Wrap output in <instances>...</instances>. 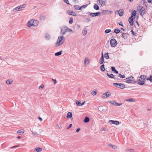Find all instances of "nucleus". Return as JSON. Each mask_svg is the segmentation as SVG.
Returning <instances> with one entry per match:
<instances>
[{"label":"nucleus","instance_id":"nucleus-1","mask_svg":"<svg viewBox=\"0 0 152 152\" xmlns=\"http://www.w3.org/2000/svg\"><path fill=\"white\" fill-rule=\"evenodd\" d=\"M38 23L37 20L32 19L28 22L27 26L29 27L32 26H36L38 24Z\"/></svg>","mask_w":152,"mask_h":152},{"label":"nucleus","instance_id":"nucleus-2","mask_svg":"<svg viewBox=\"0 0 152 152\" xmlns=\"http://www.w3.org/2000/svg\"><path fill=\"white\" fill-rule=\"evenodd\" d=\"M64 38V37L59 36L56 43V46L58 47L62 45L64 43L63 40Z\"/></svg>","mask_w":152,"mask_h":152},{"label":"nucleus","instance_id":"nucleus-3","mask_svg":"<svg viewBox=\"0 0 152 152\" xmlns=\"http://www.w3.org/2000/svg\"><path fill=\"white\" fill-rule=\"evenodd\" d=\"M134 80V77H129L126 79H124V81L127 83H132Z\"/></svg>","mask_w":152,"mask_h":152},{"label":"nucleus","instance_id":"nucleus-4","mask_svg":"<svg viewBox=\"0 0 152 152\" xmlns=\"http://www.w3.org/2000/svg\"><path fill=\"white\" fill-rule=\"evenodd\" d=\"M113 85L116 87L121 89H123L125 87L123 84L121 83H113Z\"/></svg>","mask_w":152,"mask_h":152},{"label":"nucleus","instance_id":"nucleus-5","mask_svg":"<svg viewBox=\"0 0 152 152\" xmlns=\"http://www.w3.org/2000/svg\"><path fill=\"white\" fill-rule=\"evenodd\" d=\"M143 77H140L138 79V84L140 85H143L145 81V78Z\"/></svg>","mask_w":152,"mask_h":152},{"label":"nucleus","instance_id":"nucleus-6","mask_svg":"<svg viewBox=\"0 0 152 152\" xmlns=\"http://www.w3.org/2000/svg\"><path fill=\"white\" fill-rule=\"evenodd\" d=\"M110 44L112 47H115L117 44V42L114 39H113L110 40Z\"/></svg>","mask_w":152,"mask_h":152},{"label":"nucleus","instance_id":"nucleus-7","mask_svg":"<svg viewBox=\"0 0 152 152\" xmlns=\"http://www.w3.org/2000/svg\"><path fill=\"white\" fill-rule=\"evenodd\" d=\"M111 96V94L110 93H109L108 92H106L102 94V97L103 99H106Z\"/></svg>","mask_w":152,"mask_h":152},{"label":"nucleus","instance_id":"nucleus-8","mask_svg":"<svg viewBox=\"0 0 152 152\" xmlns=\"http://www.w3.org/2000/svg\"><path fill=\"white\" fill-rule=\"evenodd\" d=\"M145 12V8H144L143 7H142L140 10V15L142 16H143V15H144Z\"/></svg>","mask_w":152,"mask_h":152},{"label":"nucleus","instance_id":"nucleus-9","mask_svg":"<svg viewBox=\"0 0 152 152\" xmlns=\"http://www.w3.org/2000/svg\"><path fill=\"white\" fill-rule=\"evenodd\" d=\"M101 13L100 12H97L95 13H90L89 14V15L91 17H96V16H99V15H101Z\"/></svg>","mask_w":152,"mask_h":152},{"label":"nucleus","instance_id":"nucleus-10","mask_svg":"<svg viewBox=\"0 0 152 152\" xmlns=\"http://www.w3.org/2000/svg\"><path fill=\"white\" fill-rule=\"evenodd\" d=\"M106 2V0H98V3L99 4L101 5L102 6L105 5Z\"/></svg>","mask_w":152,"mask_h":152},{"label":"nucleus","instance_id":"nucleus-11","mask_svg":"<svg viewBox=\"0 0 152 152\" xmlns=\"http://www.w3.org/2000/svg\"><path fill=\"white\" fill-rule=\"evenodd\" d=\"M109 103L114 105H116L118 106L121 105L122 104V103H118L117 102H116L114 100L111 101L109 102Z\"/></svg>","mask_w":152,"mask_h":152},{"label":"nucleus","instance_id":"nucleus-12","mask_svg":"<svg viewBox=\"0 0 152 152\" xmlns=\"http://www.w3.org/2000/svg\"><path fill=\"white\" fill-rule=\"evenodd\" d=\"M102 12L104 14H110L113 13V12L110 10H103Z\"/></svg>","mask_w":152,"mask_h":152},{"label":"nucleus","instance_id":"nucleus-13","mask_svg":"<svg viewBox=\"0 0 152 152\" xmlns=\"http://www.w3.org/2000/svg\"><path fill=\"white\" fill-rule=\"evenodd\" d=\"M109 123L111 124H115L116 125H118L119 124V122L117 121H113L112 120H110L109 121Z\"/></svg>","mask_w":152,"mask_h":152},{"label":"nucleus","instance_id":"nucleus-14","mask_svg":"<svg viewBox=\"0 0 152 152\" xmlns=\"http://www.w3.org/2000/svg\"><path fill=\"white\" fill-rule=\"evenodd\" d=\"M35 128V127L34 126L31 129H30V130L32 133V134H33V136H37V135H38V134L37 132H34V129Z\"/></svg>","mask_w":152,"mask_h":152},{"label":"nucleus","instance_id":"nucleus-15","mask_svg":"<svg viewBox=\"0 0 152 152\" xmlns=\"http://www.w3.org/2000/svg\"><path fill=\"white\" fill-rule=\"evenodd\" d=\"M24 129H22L17 131V133L19 134L20 135H22L24 133Z\"/></svg>","mask_w":152,"mask_h":152},{"label":"nucleus","instance_id":"nucleus-16","mask_svg":"<svg viewBox=\"0 0 152 152\" xmlns=\"http://www.w3.org/2000/svg\"><path fill=\"white\" fill-rule=\"evenodd\" d=\"M134 18L130 17L129 19V21L131 26H132L133 25V20Z\"/></svg>","mask_w":152,"mask_h":152},{"label":"nucleus","instance_id":"nucleus-17","mask_svg":"<svg viewBox=\"0 0 152 152\" xmlns=\"http://www.w3.org/2000/svg\"><path fill=\"white\" fill-rule=\"evenodd\" d=\"M121 37L125 39H126L128 37V35L127 33H123L122 34Z\"/></svg>","mask_w":152,"mask_h":152},{"label":"nucleus","instance_id":"nucleus-18","mask_svg":"<svg viewBox=\"0 0 152 152\" xmlns=\"http://www.w3.org/2000/svg\"><path fill=\"white\" fill-rule=\"evenodd\" d=\"M67 13L70 15H72L75 16L76 15V13L72 11H68L67 12Z\"/></svg>","mask_w":152,"mask_h":152},{"label":"nucleus","instance_id":"nucleus-19","mask_svg":"<svg viewBox=\"0 0 152 152\" xmlns=\"http://www.w3.org/2000/svg\"><path fill=\"white\" fill-rule=\"evenodd\" d=\"M108 145L114 149H116L117 148V146L112 145L110 143L108 144Z\"/></svg>","mask_w":152,"mask_h":152},{"label":"nucleus","instance_id":"nucleus-20","mask_svg":"<svg viewBox=\"0 0 152 152\" xmlns=\"http://www.w3.org/2000/svg\"><path fill=\"white\" fill-rule=\"evenodd\" d=\"M136 14V11L135 10H134L132 12L131 17L134 18Z\"/></svg>","mask_w":152,"mask_h":152},{"label":"nucleus","instance_id":"nucleus-21","mask_svg":"<svg viewBox=\"0 0 152 152\" xmlns=\"http://www.w3.org/2000/svg\"><path fill=\"white\" fill-rule=\"evenodd\" d=\"M72 113L71 112H69L68 113L66 117L67 118H71L72 116Z\"/></svg>","mask_w":152,"mask_h":152},{"label":"nucleus","instance_id":"nucleus-22","mask_svg":"<svg viewBox=\"0 0 152 152\" xmlns=\"http://www.w3.org/2000/svg\"><path fill=\"white\" fill-rule=\"evenodd\" d=\"M111 69L112 71H113L114 73L116 74L118 73V71L115 69V67L112 66L111 68Z\"/></svg>","mask_w":152,"mask_h":152},{"label":"nucleus","instance_id":"nucleus-23","mask_svg":"<svg viewBox=\"0 0 152 152\" xmlns=\"http://www.w3.org/2000/svg\"><path fill=\"white\" fill-rule=\"evenodd\" d=\"M13 82V80L12 79L7 80L6 81V83L8 85L11 84Z\"/></svg>","mask_w":152,"mask_h":152},{"label":"nucleus","instance_id":"nucleus-24","mask_svg":"<svg viewBox=\"0 0 152 152\" xmlns=\"http://www.w3.org/2000/svg\"><path fill=\"white\" fill-rule=\"evenodd\" d=\"M89 61L88 58H85L84 64L85 65H86V64H88L89 63Z\"/></svg>","mask_w":152,"mask_h":152},{"label":"nucleus","instance_id":"nucleus-25","mask_svg":"<svg viewBox=\"0 0 152 152\" xmlns=\"http://www.w3.org/2000/svg\"><path fill=\"white\" fill-rule=\"evenodd\" d=\"M87 33V29L86 28H85L82 31L83 34L85 36V35Z\"/></svg>","mask_w":152,"mask_h":152},{"label":"nucleus","instance_id":"nucleus-26","mask_svg":"<svg viewBox=\"0 0 152 152\" xmlns=\"http://www.w3.org/2000/svg\"><path fill=\"white\" fill-rule=\"evenodd\" d=\"M74 7L75 9V10H80L81 8L82 7H80L78 5H75L74 6Z\"/></svg>","mask_w":152,"mask_h":152},{"label":"nucleus","instance_id":"nucleus-27","mask_svg":"<svg viewBox=\"0 0 152 152\" xmlns=\"http://www.w3.org/2000/svg\"><path fill=\"white\" fill-rule=\"evenodd\" d=\"M123 11L124 10H120L118 11L119 15L120 16H121L123 15Z\"/></svg>","mask_w":152,"mask_h":152},{"label":"nucleus","instance_id":"nucleus-28","mask_svg":"<svg viewBox=\"0 0 152 152\" xmlns=\"http://www.w3.org/2000/svg\"><path fill=\"white\" fill-rule=\"evenodd\" d=\"M89 118L87 117H85V119H84L83 121L85 123H86L88 122L89 121Z\"/></svg>","mask_w":152,"mask_h":152},{"label":"nucleus","instance_id":"nucleus-29","mask_svg":"<svg viewBox=\"0 0 152 152\" xmlns=\"http://www.w3.org/2000/svg\"><path fill=\"white\" fill-rule=\"evenodd\" d=\"M64 29H65L66 32H68V31L71 32V31H72V30L71 29L68 28L66 26H64Z\"/></svg>","mask_w":152,"mask_h":152},{"label":"nucleus","instance_id":"nucleus-30","mask_svg":"<svg viewBox=\"0 0 152 152\" xmlns=\"http://www.w3.org/2000/svg\"><path fill=\"white\" fill-rule=\"evenodd\" d=\"M62 51H59L56 53L55 54V55L56 56H59L61 55L62 54Z\"/></svg>","mask_w":152,"mask_h":152},{"label":"nucleus","instance_id":"nucleus-31","mask_svg":"<svg viewBox=\"0 0 152 152\" xmlns=\"http://www.w3.org/2000/svg\"><path fill=\"white\" fill-rule=\"evenodd\" d=\"M108 54L109 53L108 52L104 54V57H105L107 59L109 58Z\"/></svg>","mask_w":152,"mask_h":152},{"label":"nucleus","instance_id":"nucleus-32","mask_svg":"<svg viewBox=\"0 0 152 152\" xmlns=\"http://www.w3.org/2000/svg\"><path fill=\"white\" fill-rule=\"evenodd\" d=\"M94 8L95 10H98L99 9V7L97 4H95L94 5Z\"/></svg>","mask_w":152,"mask_h":152},{"label":"nucleus","instance_id":"nucleus-33","mask_svg":"<svg viewBox=\"0 0 152 152\" xmlns=\"http://www.w3.org/2000/svg\"><path fill=\"white\" fill-rule=\"evenodd\" d=\"M104 62V57H101L100 58V60L99 61V63L100 64H102Z\"/></svg>","mask_w":152,"mask_h":152},{"label":"nucleus","instance_id":"nucleus-34","mask_svg":"<svg viewBox=\"0 0 152 152\" xmlns=\"http://www.w3.org/2000/svg\"><path fill=\"white\" fill-rule=\"evenodd\" d=\"M35 150L37 151V152H40L42 151V148H35Z\"/></svg>","mask_w":152,"mask_h":152},{"label":"nucleus","instance_id":"nucleus-35","mask_svg":"<svg viewBox=\"0 0 152 152\" xmlns=\"http://www.w3.org/2000/svg\"><path fill=\"white\" fill-rule=\"evenodd\" d=\"M126 101L130 102H133L135 101L134 100V99L132 98H129L128 99H126Z\"/></svg>","mask_w":152,"mask_h":152},{"label":"nucleus","instance_id":"nucleus-36","mask_svg":"<svg viewBox=\"0 0 152 152\" xmlns=\"http://www.w3.org/2000/svg\"><path fill=\"white\" fill-rule=\"evenodd\" d=\"M66 32L65 29H61V34H62L63 35V34H64L66 33Z\"/></svg>","mask_w":152,"mask_h":152},{"label":"nucleus","instance_id":"nucleus-37","mask_svg":"<svg viewBox=\"0 0 152 152\" xmlns=\"http://www.w3.org/2000/svg\"><path fill=\"white\" fill-rule=\"evenodd\" d=\"M45 38L48 39H49L50 38V35L49 34H45Z\"/></svg>","mask_w":152,"mask_h":152},{"label":"nucleus","instance_id":"nucleus-38","mask_svg":"<svg viewBox=\"0 0 152 152\" xmlns=\"http://www.w3.org/2000/svg\"><path fill=\"white\" fill-rule=\"evenodd\" d=\"M120 31V30L118 28L115 29L114 31V32L117 34L119 33Z\"/></svg>","mask_w":152,"mask_h":152},{"label":"nucleus","instance_id":"nucleus-39","mask_svg":"<svg viewBox=\"0 0 152 152\" xmlns=\"http://www.w3.org/2000/svg\"><path fill=\"white\" fill-rule=\"evenodd\" d=\"M61 126V124H57L56 125L55 127L56 129H59L60 128Z\"/></svg>","mask_w":152,"mask_h":152},{"label":"nucleus","instance_id":"nucleus-40","mask_svg":"<svg viewBox=\"0 0 152 152\" xmlns=\"http://www.w3.org/2000/svg\"><path fill=\"white\" fill-rule=\"evenodd\" d=\"M147 77H145V79H146L147 80H149L151 82H152V77H149L147 78Z\"/></svg>","mask_w":152,"mask_h":152},{"label":"nucleus","instance_id":"nucleus-41","mask_svg":"<svg viewBox=\"0 0 152 152\" xmlns=\"http://www.w3.org/2000/svg\"><path fill=\"white\" fill-rule=\"evenodd\" d=\"M73 22V18L72 17L70 18L69 23L70 24H72Z\"/></svg>","mask_w":152,"mask_h":152},{"label":"nucleus","instance_id":"nucleus-42","mask_svg":"<svg viewBox=\"0 0 152 152\" xmlns=\"http://www.w3.org/2000/svg\"><path fill=\"white\" fill-rule=\"evenodd\" d=\"M101 67V70L102 71H104L105 70L104 65L103 64L102 65Z\"/></svg>","mask_w":152,"mask_h":152},{"label":"nucleus","instance_id":"nucleus-43","mask_svg":"<svg viewBox=\"0 0 152 152\" xmlns=\"http://www.w3.org/2000/svg\"><path fill=\"white\" fill-rule=\"evenodd\" d=\"M76 103L77 105L78 106H81V104L80 102L77 101L76 102Z\"/></svg>","mask_w":152,"mask_h":152},{"label":"nucleus","instance_id":"nucleus-44","mask_svg":"<svg viewBox=\"0 0 152 152\" xmlns=\"http://www.w3.org/2000/svg\"><path fill=\"white\" fill-rule=\"evenodd\" d=\"M13 11L14 12H16L17 11H18V7L13 9Z\"/></svg>","mask_w":152,"mask_h":152},{"label":"nucleus","instance_id":"nucleus-45","mask_svg":"<svg viewBox=\"0 0 152 152\" xmlns=\"http://www.w3.org/2000/svg\"><path fill=\"white\" fill-rule=\"evenodd\" d=\"M97 93V92L96 91H92V92L91 93V94H92V95H93V96H94V95H96Z\"/></svg>","mask_w":152,"mask_h":152},{"label":"nucleus","instance_id":"nucleus-46","mask_svg":"<svg viewBox=\"0 0 152 152\" xmlns=\"http://www.w3.org/2000/svg\"><path fill=\"white\" fill-rule=\"evenodd\" d=\"M111 31V29H106L105 30V32L106 33H108L110 32Z\"/></svg>","mask_w":152,"mask_h":152},{"label":"nucleus","instance_id":"nucleus-47","mask_svg":"<svg viewBox=\"0 0 152 152\" xmlns=\"http://www.w3.org/2000/svg\"><path fill=\"white\" fill-rule=\"evenodd\" d=\"M44 86L43 84H42L39 87V88L40 89H43L44 88Z\"/></svg>","mask_w":152,"mask_h":152},{"label":"nucleus","instance_id":"nucleus-48","mask_svg":"<svg viewBox=\"0 0 152 152\" xmlns=\"http://www.w3.org/2000/svg\"><path fill=\"white\" fill-rule=\"evenodd\" d=\"M64 1L66 4H70L68 0H64Z\"/></svg>","mask_w":152,"mask_h":152},{"label":"nucleus","instance_id":"nucleus-49","mask_svg":"<svg viewBox=\"0 0 152 152\" xmlns=\"http://www.w3.org/2000/svg\"><path fill=\"white\" fill-rule=\"evenodd\" d=\"M20 8H21L22 9V8H25L26 7V5L25 4H23V5H20Z\"/></svg>","mask_w":152,"mask_h":152},{"label":"nucleus","instance_id":"nucleus-50","mask_svg":"<svg viewBox=\"0 0 152 152\" xmlns=\"http://www.w3.org/2000/svg\"><path fill=\"white\" fill-rule=\"evenodd\" d=\"M19 146V145H15V146H13V147H10V148H11V149H12V148H15L16 147H18Z\"/></svg>","mask_w":152,"mask_h":152},{"label":"nucleus","instance_id":"nucleus-51","mask_svg":"<svg viewBox=\"0 0 152 152\" xmlns=\"http://www.w3.org/2000/svg\"><path fill=\"white\" fill-rule=\"evenodd\" d=\"M118 24L119 25H120V26H121L123 27L124 26V25H123V24L122 23V22L121 21L120 22H119L118 23Z\"/></svg>","mask_w":152,"mask_h":152},{"label":"nucleus","instance_id":"nucleus-52","mask_svg":"<svg viewBox=\"0 0 152 152\" xmlns=\"http://www.w3.org/2000/svg\"><path fill=\"white\" fill-rule=\"evenodd\" d=\"M88 6V5H85L82 6L81 7H82V8H86Z\"/></svg>","mask_w":152,"mask_h":152},{"label":"nucleus","instance_id":"nucleus-53","mask_svg":"<svg viewBox=\"0 0 152 152\" xmlns=\"http://www.w3.org/2000/svg\"><path fill=\"white\" fill-rule=\"evenodd\" d=\"M18 7V11H20L22 10V9L20 8V6Z\"/></svg>","mask_w":152,"mask_h":152},{"label":"nucleus","instance_id":"nucleus-54","mask_svg":"<svg viewBox=\"0 0 152 152\" xmlns=\"http://www.w3.org/2000/svg\"><path fill=\"white\" fill-rule=\"evenodd\" d=\"M72 124H70L69 126L67 127V129H70V128H71L72 127Z\"/></svg>","mask_w":152,"mask_h":152},{"label":"nucleus","instance_id":"nucleus-55","mask_svg":"<svg viewBox=\"0 0 152 152\" xmlns=\"http://www.w3.org/2000/svg\"><path fill=\"white\" fill-rule=\"evenodd\" d=\"M53 81L54 84H55L56 83V79H53Z\"/></svg>","mask_w":152,"mask_h":152},{"label":"nucleus","instance_id":"nucleus-56","mask_svg":"<svg viewBox=\"0 0 152 152\" xmlns=\"http://www.w3.org/2000/svg\"><path fill=\"white\" fill-rule=\"evenodd\" d=\"M131 32L132 33V34L134 35L136 34V33H135L133 30H132Z\"/></svg>","mask_w":152,"mask_h":152},{"label":"nucleus","instance_id":"nucleus-57","mask_svg":"<svg viewBox=\"0 0 152 152\" xmlns=\"http://www.w3.org/2000/svg\"><path fill=\"white\" fill-rule=\"evenodd\" d=\"M38 119H39L40 120V121L41 122L42 121V118H41L40 117H39L38 118Z\"/></svg>","mask_w":152,"mask_h":152},{"label":"nucleus","instance_id":"nucleus-58","mask_svg":"<svg viewBox=\"0 0 152 152\" xmlns=\"http://www.w3.org/2000/svg\"><path fill=\"white\" fill-rule=\"evenodd\" d=\"M102 130L103 131H105L106 130V129L105 128L103 127L102 128Z\"/></svg>","mask_w":152,"mask_h":152},{"label":"nucleus","instance_id":"nucleus-59","mask_svg":"<svg viewBox=\"0 0 152 152\" xmlns=\"http://www.w3.org/2000/svg\"><path fill=\"white\" fill-rule=\"evenodd\" d=\"M80 130V128H78L77 130H76V132H79V131Z\"/></svg>","mask_w":152,"mask_h":152},{"label":"nucleus","instance_id":"nucleus-60","mask_svg":"<svg viewBox=\"0 0 152 152\" xmlns=\"http://www.w3.org/2000/svg\"><path fill=\"white\" fill-rule=\"evenodd\" d=\"M86 20H87V22H89L91 20L90 19L88 18H87Z\"/></svg>","mask_w":152,"mask_h":152},{"label":"nucleus","instance_id":"nucleus-61","mask_svg":"<svg viewBox=\"0 0 152 152\" xmlns=\"http://www.w3.org/2000/svg\"><path fill=\"white\" fill-rule=\"evenodd\" d=\"M151 0H148V1L149 3H150L151 2Z\"/></svg>","mask_w":152,"mask_h":152},{"label":"nucleus","instance_id":"nucleus-62","mask_svg":"<svg viewBox=\"0 0 152 152\" xmlns=\"http://www.w3.org/2000/svg\"><path fill=\"white\" fill-rule=\"evenodd\" d=\"M118 76H125L124 75H122L121 74H119Z\"/></svg>","mask_w":152,"mask_h":152},{"label":"nucleus","instance_id":"nucleus-63","mask_svg":"<svg viewBox=\"0 0 152 152\" xmlns=\"http://www.w3.org/2000/svg\"><path fill=\"white\" fill-rule=\"evenodd\" d=\"M85 102L84 101L82 104H81V106L83 105L84 104Z\"/></svg>","mask_w":152,"mask_h":152},{"label":"nucleus","instance_id":"nucleus-64","mask_svg":"<svg viewBox=\"0 0 152 152\" xmlns=\"http://www.w3.org/2000/svg\"><path fill=\"white\" fill-rule=\"evenodd\" d=\"M121 30H123L124 31H125V30L123 28H121Z\"/></svg>","mask_w":152,"mask_h":152}]
</instances>
